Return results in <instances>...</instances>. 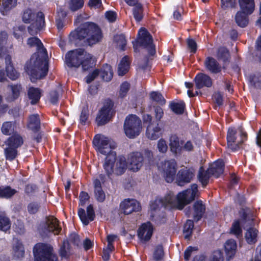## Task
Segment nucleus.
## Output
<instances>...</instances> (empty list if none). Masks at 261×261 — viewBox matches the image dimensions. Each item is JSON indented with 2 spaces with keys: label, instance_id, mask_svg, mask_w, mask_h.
Returning a JSON list of instances; mask_svg holds the SVG:
<instances>
[{
  "label": "nucleus",
  "instance_id": "obj_1",
  "mask_svg": "<svg viewBox=\"0 0 261 261\" xmlns=\"http://www.w3.org/2000/svg\"><path fill=\"white\" fill-rule=\"evenodd\" d=\"M27 44L29 47H36L37 49V52L32 56L24 67L25 71L31 76V81L34 82V80L41 79L47 74V53L43 43L37 37L29 38Z\"/></svg>",
  "mask_w": 261,
  "mask_h": 261
},
{
  "label": "nucleus",
  "instance_id": "obj_2",
  "mask_svg": "<svg viewBox=\"0 0 261 261\" xmlns=\"http://www.w3.org/2000/svg\"><path fill=\"white\" fill-rule=\"evenodd\" d=\"M69 40L76 43L92 46L99 42L102 38V34L100 28L95 23L86 22L80 27L72 31L69 35Z\"/></svg>",
  "mask_w": 261,
  "mask_h": 261
},
{
  "label": "nucleus",
  "instance_id": "obj_3",
  "mask_svg": "<svg viewBox=\"0 0 261 261\" xmlns=\"http://www.w3.org/2000/svg\"><path fill=\"white\" fill-rule=\"evenodd\" d=\"M197 192V186L193 184L191 188L180 192L176 196L169 193L158 202L166 208H176L182 210L186 205L195 199Z\"/></svg>",
  "mask_w": 261,
  "mask_h": 261
},
{
  "label": "nucleus",
  "instance_id": "obj_4",
  "mask_svg": "<svg viewBox=\"0 0 261 261\" xmlns=\"http://www.w3.org/2000/svg\"><path fill=\"white\" fill-rule=\"evenodd\" d=\"M152 42L151 35L145 28H142L139 31L137 39L133 42L135 51H137L139 46L145 49L148 53L149 57L145 58L144 63L139 65V68L142 70L144 71L149 68L148 64L149 58L155 54V45Z\"/></svg>",
  "mask_w": 261,
  "mask_h": 261
},
{
  "label": "nucleus",
  "instance_id": "obj_5",
  "mask_svg": "<svg viewBox=\"0 0 261 261\" xmlns=\"http://www.w3.org/2000/svg\"><path fill=\"white\" fill-rule=\"evenodd\" d=\"M116 153H112L111 156H107L103 167L109 177L113 174L116 175L123 174L127 168V163L124 156L116 158Z\"/></svg>",
  "mask_w": 261,
  "mask_h": 261
},
{
  "label": "nucleus",
  "instance_id": "obj_6",
  "mask_svg": "<svg viewBox=\"0 0 261 261\" xmlns=\"http://www.w3.org/2000/svg\"><path fill=\"white\" fill-rule=\"evenodd\" d=\"M22 21L25 23H31L28 27L29 33L31 35H36L44 26V15L41 12L36 14L30 9H25L22 14Z\"/></svg>",
  "mask_w": 261,
  "mask_h": 261
},
{
  "label": "nucleus",
  "instance_id": "obj_7",
  "mask_svg": "<svg viewBox=\"0 0 261 261\" xmlns=\"http://www.w3.org/2000/svg\"><path fill=\"white\" fill-rule=\"evenodd\" d=\"M35 261H58L53 246L48 243H39L33 248Z\"/></svg>",
  "mask_w": 261,
  "mask_h": 261
},
{
  "label": "nucleus",
  "instance_id": "obj_8",
  "mask_svg": "<svg viewBox=\"0 0 261 261\" xmlns=\"http://www.w3.org/2000/svg\"><path fill=\"white\" fill-rule=\"evenodd\" d=\"M58 220L53 216H49L40 223L38 230L40 236L43 238H49L52 234L58 235L61 231Z\"/></svg>",
  "mask_w": 261,
  "mask_h": 261
},
{
  "label": "nucleus",
  "instance_id": "obj_9",
  "mask_svg": "<svg viewBox=\"0 0 261 261\" xmlns=\"http://www.w3.org/2000/svg\"><path fill=\"white\" fill-rule=\"evenodd\" d=\"M224 163L221 160H218L212 164L206 171L202 167L199 169L198 178L203 187H205L208 182L211 175L218 177L224 172Z\"/></svg>",
  "mask_w": 261,
  "mask_h": 261
},
{
  "label": "nucleus",
  "instance_id": "obj_10",
  "mask_svg": "<svg viewBox=\"0 0 261 261\" xmlns=\"http://www.w3.org/2000/svg\"><path fill=\"white\" fill-rule=\"evenodd\" d=\"M247 134L242 127L237 129L229 128L227 134V147L232 151L242 148L243 142L247 140Z\"/></svg>",
  "mask_w": 261,
  "mask_h": 261
},
{
  "label": "nucleus",
  "instance_id": "obj_11",
  "mask_svg": "<svg viewBox=\"0 0 261 261\" xmlns=\"http://www.w3.org/2000/svg\"><path fill=\"white\" fill-rule=\"evenodd\" d=\"M142 128L141 119L135 115L127 116L124 123V130L129 138H134L141 133Z\"/></svg>",
  "mask_w": 261,
  "mask_h": 261
},
{
  "label": "nucleus",
  "instance_id": "obj_12",
  "mask_svg": "<svg viewBox=\"0 0 261 261\" xmlns=\"http://www.w3.org/2000/svg\"><path fill=\"white\" fill-rule=\"evenodd\" d=\"M93 144L97 152L107 155V156H111L112 153H116L112 151V149L116 147V144L111 143L110 140L105 136L100 134L95 135L93 140Z\"/></svg>",
  "mask_w": 261,
  "mask_h": 261
},
{
  "label": "nucleus",
  "instance_id": "obj_13",
  "mask_svg": "<svg viewBox=\"0 0 261 261\" xmlns=\"http://www.w3.org/2000/svg\"><path fill=\"white\" fill-rule=\"evenodd\" d=\"M84 50L76 49L69 51L65 56V62L70 67L77 68L81 65V62L84 56Z\"/></svg>",
  "mask_w": 261,
  "mask_h": 261
},
{
  "label": "nucleus",
  "instance_id": "obj_14",
  "mask_svg": "<svg viewBox=\"0 0 261 261\" xmlns=\"http://www.w3.org/2000/svg\"><path fill=\"white\" fill-rule=\"evenodd\" d=\"M176 163L174 160L166 161L162 163L163 176L167 182L173 181L176 172Z\"/></svg>",
  "mask_w": 261,
  "mask_h": 261
},
{
  "label": "nucleus",
  "instance_id": "obj_15",
  "mask_svg": "<svg viewBox=\"0 0 261 261\" xmlns=\"http://www.w3.org/2000/svg\"><path fill=\"white\" fill-rule=\"evenodd\" d=\"M113 106L112 102L109 100L104 103L96 117L98 125H104L110 120L112 113Z\"/></svg>",
  "mask_w": 261,
  "mask_h": 261
},
{
  "label": "nucleus",
  "instance_id": "obj_16",
  "mask_svg": "<svg viewBox=\"0 0 261 261\" xmlns=\"http://www.w3.org/2000/svg\"><path fill=\"white\" fill-rule=\"evenodd\" d=\"M140 209V203L134 199H125L120 204V211L125 215L130 214L133 212H138Z\"/></svg>",
  "mask_w": 261,
  "mask_h": 261
},
{
  "label": "nucleus",
  "instance_id": "obj_17",
  "mask_svg": "<svg viewBox=\"0 0 261 261\" xmlns=\"http://www.w3.org/2000/svg\"><path fill=\"white\" fill-rule=\"evenodd\" d=\"M143 156L139 152L130 153L128 158V163L130 166V169L133 171H138L143 165Z\"/></svg>",
  "mask_w": 261,
  "mask_h": 261
},
{
  "label": "nucleus",
  "instance_id": "obj_18",
  "mask_svg": "<svg viewBox=\"0 0 261 261\" xmlns=\"http://www.w3.org/2000/svg\"><path fill=\"white\" fill-rule=\"evenodd\" d=\"M78 215L83 223L87 225L89 221H92L95 218V213L93 206L90 204L87 207V214L84 209L80 207L78 210Z\"/></svg>",
  "mask_w": 261,
  "mask_h": 261
},
{
  "label": "nucleus",
  "instance_id": "obj_19",
  "mask_svg": "<svg viewBox=\"0 0 261 261\" xmlns=\"http://www.w3.org/2000/svg\"><path fill=\"white\" fill-rule=\"evenodd\" d=\"M194 176L192 169H181L177 174L176 182L178 186H183L185 184L190 182Z\"/></svg>",
  "mask_w": 261,
  "mask_h": 261
},
{
  "label": "nucleus",
  "instance_id": "obj_20",
  "mask_svg": "<svg viewBox=\"0 0 261 261\" xmlns=\"http://www.w3.org/2000/svg\"><path fill=\"white\" fill-rule=\"evenodd\" d=\"M195 85L197 89H201L203 87H211L213 84V80L208 75L199 73L194 79Z\"/></svg>",
  "mask_w": 261,
  "mask_h": 261
},
{
  "label": "nucleus",
  "instance_id": "obj_21",
  "mask_svg": "<svg viewBox=\"0 0 261 261\" xmlns=\"http://www.w3.org/2000/svg\"><path fill=\"white\" fill-rule=\"evenodd\" d=\"M152 232L153 226L150 222H148L142 224L138 230V235L140 239L147 241L150 239Z\"/></svg>",
  "mask_w": 261,
  "mask_h": 261
},
{
  "label": "nucleus",
  "instance_id": "obj_22",
  "mask_svg": "<svg viewBox=\"0 0 261 261\" xmlns=\"http://www.w3.org/2000/svg\"><path fill=\"white\" fill-rule=\"evenodd\" d=\"M3 58L5 60L7 76L12 80H16L19 77V74L15 70L12 65L11 57L9 55H6Z\"/></svg>",
  "mask_w": 261,
  "mask_h": 261
},
{
  "label": "nucleus",
  "instance_id": "obj_23",
  "mask_svg": "<svg viewBox=\"0 0 261 261\" xmlns=\"http://www.w3.org/2000/svg\"><path fill=\"white\" fill-rule=\"evenodd\" d=\"M205 211V206L201 201H196L193 205V217L195 221H199Z\"/></svg>",
  "mask_w": 261,
  "mask_h": 261
},
{
  "label": "nucleus",
  "instance_id": "obj_24",
  "mask_svg": "<svg viewBox=\"0 0 261 261\" xmlns=\"http://www.w3.org/2000/svg\"><path fill=\"white\" fill-rule=\"evenodd\" d=\"M161 135V129L159 124L154 125L153 123L149 124L147 127L146 136L150 140H156Z\"/></svg>",
  "mask_w": 261,
  "mask_h": 261
},
{
  "label": "nucleus",
  "instance_id": "obj_25",
  "mask_svg": "<svg viewBox=\"0 0 261 261\" xmlns=\"http://www.w3.org/2000/svg\"><path fill=\"white\" fill-rule=\"evenodd\" d=\"M204 65L207 70L213 73L221 71V66L217 61L212 57H207L204 62Z\"/></svg>",
  "mask_w": 261,
  "mask_h": 261
},
{
  "label": "nucleus",
  "instance_id": "obj_26",
  "mask_svg": "<svg viewBox=\"0 0 261 261\" xmlns=\"http://www.w3.org/2000/svg\"><path fill=\"white\" fill-rule=\"evenodd\" d=\"M237 243L233 239L227 240L224 245L227 259H231L235 255L237 249Z\"/></svg>",
  "mask_w": 261,
  "mask_h": 261
},
{
  "label": "nucleus",
  "instance_id": "obj_27",
  "mask_svg": "<svg viewBox=\"0 0 261 261\" xmlns=\"http://www.w3.org/2000/svg\"><path fill=\"white\" fill-rule=\"evenodd\" d=\"M83 71H87L95 65V59L89 54L84 52V56L81 62Z\"/></svg>",
  "mask_w": 261,
  "mask_h": 261
},
{
  "label": "nucleus",
  "instance_id": "obj_28",
  "mask_svg": "<svg viewBox=\"0 0 261 261\" xmlns=\"http://www.w3.org/2000/svg\"><path fill=\"white\" fill-rule=\"evenodd\" d=\"M241 10L246 12L248 14L253 13L255 4L254 0H239Z\"/></svg>",
  "mask_w": 261,
  "mask_h": 261
},
{
  "label": "nucleus",
  "instance_id": "obj_29",
  "mask_svg": "<svg viewBox=\"0 0 261 261\" xmlns=\"http://www.w3.org/2000/svg\"><path fill=\"white\" fill-rule=\"evenodd\" d=\"M248 14L244 11H238L235 16V21L240 27L244 28L247 26L248 23Z\"/></svg>",
  "mask_w": 261,
  "mask_h": 261
},
{
  "label": "nucleus",
  "instance_id": "obj_30",
  "mask_svg": "<svg viewBox=\"0 0 261 261\" xmlns=\"http://www.w3.org/2000/svg\"><path fill=\"white\" fill-rule=\"evenodd\" d=\"M41 92L38 88L30 87L28 91V95L32 105L37 103L41 97Z\"/></svg>",
  "mask_w": 261,
  "mask_h": 261
},
{
  "label": "nucleus",
  "instance_id": "obj_31",
  "mask_svg": "<svg viewBox=\"0 0 261 261\" xmlns=\"http://www.w3.org/2000/svg\"><path fill=\"white\" fill-rule=\"evenodd\" d=\"M182 142H180L179 138L175 135L172 136L170 138V147L171 151L177 154L179 153L182 149Z\"/></svg>",
  "mask_w": 261,
  "mask_h": 261
},
{
  "label": "nucleus",
  "instance_id": "obj_32",
  "mask_svg": "<svg viewBox=\"0 0 261 261\" xmlns=\"http://www.w3.org/2000/svg\"><path fill=\"white\" fill-rule=\"evenodd\" d=\"M99 74L103 80L107 82L111 81L113 75L111 66L107 64L104 65L99 71Z\"/></svg>",
  "mask_w": 261,
  "mask_h": 261
},
{
  "label": "nucleus",
  "instance_id": "obj_33",
  "mask_svg": "<svg viewBox=\"0 0 261 261\" xmlns=\"http://www.w3.org/2000/svg\"><path fill=\"white\" fill-rule=\"evenodd\" d=\"M28 126L35 132L39 130L40 127V120L38 114H34L30 116Z\"/></svg>",
  "mask_w": 261,
  "mask_h": 261
},
{
  "label": "nucleus",
  "instance_id": "obj_34",
  "mask_svg": "<svg viewBox=\"0 0 261 261\" xmlns=\"http://www.w3.org/2000/svg\"><path fill=\"white\" fill-rule=\"evenodd\" d=\"M129 63L130 61L128 56H125L122 59L118 65V74L119 75L122 76L128 71Z\"/></svg>",
  "mask_w": 261,
  "mask_h": 261
},
{
  "label": "nucleus",
  "instance_id": "obj_35",
  "mask_svg": "<svg viewBox=\"0 0 261 261\" xmlns=\"http://www.w3.org/2000/svg\"><path fill=\"white\" fill-rule=\"evenodd\" d=\"M59 253L62 258H68L71 254L70 246L68 240H64L61 245Z\"/></svg>",
  "mask_w": 261,
  "mask_h": 261
},
{
  "label": "nucleus",
  "instance_id": "obj_36",
  "mask_svg": "<svg viewBox=\"0 0 261 261\" xmlns=\"http://www.w3.org/2000/svg\"><path fill=\"white\" fill-rule=\"evenodd\" d=\"M17 0H2V4L0 5V12L5 15L12 8L16 6Z\"/></svg>",
  "mask_w": 261,
  "mask_h": 261
},
{
  "label": "nucleus",
  "instance_id": "obj_37",
  "mask_svg": "<svg viewBox=\"0 0 261 261\" xmlns=\"http://www.w3.org/2000/svg\"><path fill=\"white\" fill-rule=\"evenodd\" d=\"M8 88L11 91V94L7 96V99L8 101H12L16 99L19 96L21 87L20 85H9Z\"/></svg>",
  "mask_w": 261,
  "mask_h": 261
},
{
  "label": "nucleus",
  "instance_id": "obj_38",
  "mask_svg": "<svg viewBox=\"0 0 261 261\" xmlns=\"http://www.w3.org/2000/svg\"><path fill=\"white\" fill-rule=\"evenodd\" d=\"M7 145L18 148L23 144L22 138L18 134H15L5 142Z\"/></svg>",
  "mask_w": 261,
  "mask_h": 261
},
{
  "label": "nucleus",
  "instance_id": "obj_39",
  "mask_svg": "<svg viewBox=\"0 0 261 261\" xmlns=\"http://www.w3.org/2000/svg\"><path fill=\"white\" fill-rule=\"evenodd\" d=\"M258 230L254 228H249L245 234V239L249 244H253L257 242Z\"/></svg>",
  "mask_w": 261,
  "mask_h": 261
},
{
  "label": "nucleus",
  "instance_id": "obj_40",
  "mask_svg": "<svg viewBox=\"0 0 261 261\" xmlns=\"http://www.w3.org/2000/svg\"><path fill=\"white\" fill-rule=\"evenodd\" d=\"M133 15L135 20L139 22L140 21L143 17V8L142 5L138 3L136 5H133Z\"/></svg>",
  "mask_w": 261,
  "mask_h": 261
},
{
  "label": "nucleus",
  "instance_id": "obj_41",
  "mask_svg": "<svg viewBox=\"0 0 261 261\" xmlns=\"http://www.w3.org/2000/svg\"><path fill=\"white\" fill-rule=\"evenodd\" d=\"M16 193V190L11 188L10 186L0 187V197L3 198H10Z\"/></svg>",
  "mask_w": 261,
  "mask_h": 261
},
{
  "label": "nucleus",
  "instance_id": "obj_42",
  "mask_svg": "<svg viewBox=\"0 0 261 261\" xmlns=\"http://www.w3.org/2000/svg\"><path fill=\"white\" fill-rule=\"evenodd\" d=\"M15 123L11 121H6L3 123L1 131L4 135H11L15 130Z\"/></svg>",
  "mask_w": 261,
  "mask_h": 261
},
{
  "label": "nucleus",
  "instance_id": "obj_43",
  "mask_svg": "<svg viewBox=\"0 0 261 261\" xmlns=\"http://www.w3.org/2000/svg\"><path fill=\"white\" fill-rule=\"evenodd\" d=\"M5 149V154L7 160L12 161L16 158L17 155V147L7 145Z\"/></svg>",
  "mask_w": 261,
  "mask_h": 261
},
{
  "label": "nucleus",
  "instance_id": "obj_44",
  "mask_svg": "<svg viewBox=\"0 0 261 261\" xmlns=\"http://www.w3.org/2000/svg\"><path fill=\"white\" fill-rule=\"evenodd\" d=\"M217 58L219 60L226 62L228 61L230 55L228 50L224 47H221L218 49Z\"/></svg>",
  "mask_w": 261,
  "mask_h": 261
},
{
  "label": "nucleus",
  "instance_id": "obj_45",
  "mask_svg": "<svg viewBox=\"0 0 261 261\" xmlns=\"http://www.w3.org/2000/svg\"><path fill=\"white\" fill-rule=\"evenodd\" d=\"M194 227V223L192 220H188L184 226V234L186 239H189L192 234L193 229Z\"/></svg>",
  "mask_w": 261,
  "mask_h": 261
},
{
  "label": "nucleus",
  "instance_id": "obj_46",
  "mask_svg": "<svg viewBox=\"0 0 261 261\" xmlns=\"http://www.w3.org/2000/svg\"><path fill=\"white\" fill-rule=\"evenodd\" d=\"M170 107L175 113L182 114L184 112L185 105L183 102L179 103L172 102L170 103Z\"/></svg>",
  "mask_w": 261,
  "mask_h": 261
},
{
  "label": "nucleus",
  "instance_id": "obj_47",
  "mask_svg": "<svg viewBox=\"0 0 261 261\" xmlns=\"http://www.w3.org/2000/svg\"><path fill=\"white\" fill-rule=\"evenodd\" d=\"M164 256L163 247L162 245H158L155 247L153 254V258L155 261L162 260Z\"/></svg>",
  "mask_w": 261,
  "mask_h": 261
},
{
  "label": "nucleus",
  "instance_id": "obj_48",
  "mask_svg": "<svg viewBox=\"0 0 261 261\" xmlns=\"http://www.w3.org/2000/svg\"><path fill=\"white\" fill-rule=\"evenodd\" d=\"M10 227L9 219L4 215H0V230L6 231L10 228Z\"/></svg>",
  "mask_w": 261,
  "mask_h": 261
},
{
  "label": "nucleus",
  "instance_id": "obj_49",
  "mask_svg": "<svg viewBox=\"0 0 261 261\" xmlns=\"http://www.w3.org/2000/svg\"><path fill=\"white\" fill-rule=\"evenodd\" d=\"M114 41L117 45L122 50L124 49L126 44V40L125 36L123 34L116 35L114 36Z\"/></svg>",
  "mask_w": 261,
  "mask_h": 261
},
{
  "label": "nucleus",
  "instance_id": "obj_50",
  "mask_svg": "<svg viewBox=\"0 0 261 261\" xmlns=\"http://www.w3.org/2000/svg\"><path fill=\"white\" fill-rule=\"evenodd\" d=\"M62 91V88L60 85L58 86L56 89L51 91L50 93V101L53 104H56L58 100L59 95L61 94Z\"/></svg>",
  "mask_w": 261,
  "mask_h": 261
},
{
  "label": "nucleus",
  "instance_id": "obj_51",
  "mask_svg": "<svg viewBox=\"0 0 261 261\" xmlns=\"http://www.w3.org/2000/svg\"><path fill=\"white\" fill-rule=\"evenodd\" d=\"M230 233L234 234L237 237L242 235V231L239 220H236L232 223L230 228Z\"/></svg>",
  "mask_w": 261,
  "mask_h": 261
},
{
  "label": "nucleus",
  "instance_id": "obj_52",
  "mask_svg": "<svg viewBox=\"0 0 261 261\" xmlns=\"http://www.w3.org/2000/svg\"><path fill=\"white\" fill-rule=\"evenodd\" d=\"M8 39V35L7 33L3 31L0 33V58L3 59L4 57L7 54H2L1 50L3 49V47L6 44Z\"/></svg>",
  "mask_w": 261,
  "mask_h": 261
},
{
  "label": "nucleus",
  "instance_id": "obj_53",
  "mask_svg": "<svg viewBox=\"0 0 261 261\" xmlns=\"http://www.w3.org/2000/svg\"><path fill=\"white\" fill-rule=\"evenodd\" d=\"M13 250L15 252V255L18 257H22L24 254L23 247L21 243L17 241L13 245Z\"/></svg>",
  "mask_w": 261,
  "mask_h": 261
},
{
  "label": "nucleus",
  "instance_id": "obj_54",
  "mask_svg": "<svg viewBox=\"0 0 261 261\" xmlns=\"http://www.w3.org/2000/svg\"><path fill=\"white\" fill-rule=\"evenodd\" d=\"M150 98L158 102L160 105H163L165 103V100L161 94L158 92H152L150 94Z\"/></svg>",
  "mask_w": 261,
  "mask_h": 261
},
{
  "label": "nucleus",
  "instance_id": "obj_55",
  "mask_svg": "<svg viewBox=\"0 0 261 261\" xmlns=\"http://www.w3.org/2000/svg\"><path fill=\"white\" fill-rule=\"evenodd\" d=\"M84 5V1L83 0H71L69 4L70 9L75 11L81 8Z\"/></svg>",
  "mask_w": 261,
  "mask_h": 261
},
{
  "label": "nucleus",
  "instance_id": "obj_56",
  "mask_svg": "<svg viewBox=\"0 0 261 261\" xmlns=\"http://www.w3.org/2000/svg\"><path fill=\"white\" fill-rule=\"evenodd\" d=\"M40 207L39 203L35 202L30 203L27 207L28 211L30 214L37 213Z\"/></svg>",
  "mask_w": 261,
  "mask_h": 261
},
{
  "label": "nucleus",
  "instance_id": "obj_57",
  "mask_svg": "<svg viewBox=\"0 0 261 261\" xmlns=\"http://www.w3.org/2000/svg\"><path fill=\"white\" fill-rule=\"evenodd\" d=\"M130 85L127 82L123 83L120 86L119 96L123 98L125 97L129 90Z\"/></svg>",
  "mask_w": 261,
  "mask_h": 261
},
{
  "label": "nucleus",
  "instance_id": "obj_58",
  "mask_svg": "<svg viewBox=\"0 0 261 261\" xmlns=\"http://www.w3.org/2000/svg\"><path fill=\"white\" fill-rule=\"evenodd\" d=\"M236 2L235 0H221V6L226 9L228 8H234L236 7Z\"/></svg>",
  "mask_w": 261,
  "mask_h": 261
},
{
  "label": "nucleus",
  "instance_id": "obj_59",
  "mask_svg": "<svg viewBox=\"0 0 261 261\" xmlns=\"http://www.w3.org/2000/svg\"><path fill=\"white\" fill-rule=\"evenodd\" d=\"M94 194L96 199L100 202H103L106 198V195L102 189L94 190Z\"/></svg>",
  "mask_w": 261,
  "mask_h": 261
},
{
  "label": "nucleus",
  "instance_id": "obj_60",
  "mask_svg": "<svg viewBox=\"0 0 261 261\" xmlns=\"http://www.w3.org/2000/svg\"><path fill=\"white\" fill-rule=\"evenodd\" d=\"M79 198V206H84L85 205L86 202L89 200V196L87 192L82 191L80 194Z\"/></svg>",
  "mask_w": 261,
  "mask_h": 261
},
{
  "label": "nucleus",
  "instance_id": "obj_61",
  "mask_svg": "<svg viewBox=\"0 0 261 261\" xmlns=\"http://www.w3.org/2000/svg\"><path fill=\"white\" fill-rule=\"evenodd\" d=\"M187 43L188 48L191 50V52L195 53L197 50V44L195 40L191 38H188L187 40Z\"/></svg>",
  "mask_w": 261,
  "mask_h": 261
},
{
  "label": "nucleus",
  "instance_id": "obj_62",
  "mask_svg": "<svg viewBox=\"0 0 261 261\" xmlns=\"http://www.w3.org/2000/svg\"><path fill=\"white\" fill-rule=\"evenodd\" d=\"M158 148L160 152L165 153L167 151L168 146L165 140L160 139L158 141Z\"/></svg>",
  "mask_w": 261,
  "mask_h": 261
},
{
  "label": "nucleus",
  "instance_id": "obj_63",
  "mask_svg": "<svg viewBox=\"0 0 261 261\" xmlns=\"http://www.w3.org/2000/svg\"><path fill=\"white\" fill-rule=\"evenodd\" d=\"M24 27L20 26L14 29L13 35L17 39H21L24 31Z\"/></svg>",
  "mask_w": 261,
  "mask_h": 261
},
{
  "label": "nucleus",
  "instance_id": "obj_64",
  "mask_svg": "<svg viewBox=\"0 0 261 261\" xmlns=\"http://www.w3.org/2000/svg\"><path fill=\"white\" fill-rule=\"evenodd\" d=\"M256 55L261 61V35L258 38L256 41Z\"/></svg>",
  "mask_w": 261,
  "mask_h": 261
}]
</instances>
